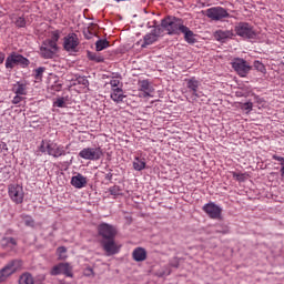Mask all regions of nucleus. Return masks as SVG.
Listing matches in <instances>:
<instances>
[{"label": "nucleus", "instance_id": "nucleus-1", "mask_svg": "<svg viewBox=\"0 0 284 284\" xmlns=\"http://www.w3.org/2000/svg\"><path fill=\"white\" fill-rule=\"evenodd\" d=\"M161 26L166 30L168 34H179L184 27L183 20L172 16L164 18Z\"/></svg>", "mask_w": 284, "mask_h": 284}, {"label": "nucleus", "instance_id": "nucleus-2", "mask_svg": "<svg viewBox=\"0 0 284 284\" xmlns=\"http://www.w3.org/2000/svg\"><path fill=\"white\" fill-rule=\"evenodd\" d=\"M205 17L211 19V21H221L222 19H227L230 13L223 7H213L204 11Z\"/></svg>", "mask_w": 284, "mask_h": 284}, {"label": "nucleus", "instance_id": "nucleus-3", "mask_svg": "<svg viewBox=\"0 0 284 284\" xmlns=\"http://www.w3.org/2000/svg\"><path fill=\"white\" fill-rule=\"evenodd\" d=\"M80 159L85 161H99L103 156L101 148H85L79 153Z\"/></svg>", "mask_w": 284, "mask_h": 284}, {"label": "nucleus", "instance_id": "nucleus-4", "mask_svg": "<svg viewBox=\"0 0 284 284\" xmlns=\"http://www.w3.org/2000/svg\"><path fill=\"white\" fill-rule=\"evenodd\" d=\"M21 268V261L13 260L8 263L1 271H0V283H3L8 276H12L17 270Z\"/></svg>", "mask_w": 284, "mask_h": 284}, {"label": "nucleus", "instance_id": "nucleus-5", "mask_svg": "<svg viewBox=\"0 0 284 284\" xmlns=\"http://www.w3.org/2000/svg\"><path fill=\"white\" fill-rule=\"evenodd\" d=\"M21 268V261L13 260L8 263L1 271H0V283H3L8 276H12L17 270Z\"/></svg>", "mask_w": 284, "mask_h": 284}, {"label": "nucleus", "instance_id": "nucleus-6", "mask_svg": "<svg viewBox=\"0 0 284 284\" xmlns=\"http://www.w3.org/2000/svg\"><path fill=\"white\" fill-rule=\"evenodd\" d=\"M58 51L59 47L57 44L43 41L40 47V57L42 59H54Z\"/></svg>", "mask_w": 284, "mask_h": 284}, {"label": "nucleus", "instance_id": "nucleus-7", "mask_svg": "<svg viewBox=\"0 0 284 284\" xmlns=\"http://www.w3.org/2000/svg\"><path fill=\"white\" fill-rule=\"evenodd\" d=\"M235 32L239 37H243L244 39H254L256 37L254 29L247 22H240L235 27Z\"/></svg>", "mask_w": 284, "mask_h": 284}, {"label": "nucleus", "instance_id": "nucleus-8", "mask_svg": "<svg viewBox=\"0 0 284 284\" xmlns=\"http://www.w3.org/2000/svg\"><path fill=\"white\" fill-rule=\"evenodd\" d=\"M63 48L67 52H77V48H79V37L75 33H70L64 37Z\"/></svg>", "mask_w": 284, "mask_h": 284}, {"label": "nucleus", "instance_id": "nucleus-9", "mask_svg": "<svg viewBox=\"0 0 284 284\" xmlns=\"http://www.w3.org/2000/svg\"><path fill=\"white\" fill-rule=\"evenodd\" d=\"M232 65L240 77H247V73L252 70L250 63L244 59H235Z\"/></svg>", "mask_w": 284, "mask_h": 284}, {"label": "nucleus", "instance_id": "nucleus-10", "mask_svg": "<svg viewBox=\"0 0 284 284\" xmlns=\"http://www.w3.org/2000/svg\"><path fill=\"white\" fill-rule=\"evenodd\" d=\"M98 232L104 241H108L110 239H114L116 236V229L114 226L108 224V223H102L98 226Z\"/></svg>", "mask_w": 284, "mask_h": 284}, {"label": "nucleus", "instance_id": "nucleus-11", "mask_svg": "<svg viewBox=\"0 0 284 284\" xmlns=\"http://www.w3.org/2000/svg\"><path fill=\"white\" fill-rule=\"evenodd\" d=\"M203 210L210 219L221 220V214L223 213V209L216 205L214 202H210L203 206Z\"/></svg>", "mask_w": 284, "mask_h": 284}, {"label": "nucleus", "instance_id": "nucleus-12", "mask_svg": "<svg viewBox=\"0 0 284 284\" xmlns=\"http://www.w3.org/2000/svg\"><path fill=\"white\" fill-rule=\"evenodd\" d=\"M9 196L13 203H23V186L14 184L9 185Z\"/></svg>", "mask_w": 284, "mask_h": 284}, {"label": "nucleus", "instance_id": "nucleus-13", "mask_svg": "<svg viewBox=\"0 0 284 284\" xmlns=\"http://www.w3.org/2000/svg\"><path fill=\"white\" fill-rule=\"evenodd\" d=\"M59 274H64V276L72 277V268L68 263H60L51 270L52 276H59Z\"/></svg>", "mask_w": 284, "mask_h": 284}, {"label": "nucleus", "instance_id": "nucleus-14", "mask_svg": "<svg viewBox=\"0 0 284 284\" xmlns=\"http://www.w3.org/2000/svg\"><path fill=\"white\" fill-rule=\"evenodd\" d=\"M102 247L104 252H106V256H114V254H119V245H116L114 239L102 241Z\"/></svg>", "mask_w": 284, "mask_h": 284}, {"label": "nucleus", "instance_id": "nucleus-15", "mask_svg": "<svg viewBox=\"0 0 284 284\" xmlns=\"http://www.w3.org/2000/svg\"><path fill=\"white\" fill-rule=\"evenodd\" d=\"M47 152L49 156H54V159H59V156L65 154L63 148L59 146L57 143H47Z\"/></svg>", "mask_w": 284, "mask_h": 284}, {"label": "nucleus", "instance_id": "nucleus-16", "mask_svg": "<svg viewBox=\"0 0 284 284\" xmlns=\"http://www.w3.org/2000/svg\"><path fill=\"white\" fill-rule=\"evenodd\" d=\"M71 185L77 190H81L88 185V178L83 176L81 173H78L77 175L72 176Z\"/></svg>", "mask_w": 284, "mask_h": 284}, {"label": "nucleus", "instance_id": "nucleus-17", "mask_svg": "<svg viewBox=\"0 0 284 284\" xmlns=\"http://www.w3.org/2000/svg\"><path fill=\"white\" fill-rule=\"evenodd\" d=\"M10 61H16L17 65H22L23 68L30 65V60L18 53H11L8 57V65H10Z\"/></svg>", "mask_w": 284, "mask_h": 284}, {"label": "nucleus", "instance_id": "nucleus-18", "mask_svg": "<svg viewBox=\"0 0 284 284\" xmlns=\"http://www.w3.org/2000/svg\"><path fill=\"white\" fill-rule=\"evenodd\" d=\"M132 258L136 263H142V261H145L148 258V251L143 247H136L132 252Z\"/></svg>", "mask_w": 284, "mask_h": 284}, {"label": "nucleus", "instance_id": "nucleus-19", "mask_svg": "<svg viewBox=\"0 0 284 284\" xmlns=\"http://www.w3.org/2000/svg\"><path fill=\"white\" fill-rule=\"evenodd\" d=\"M187 84L186 87L189 88V90H191V92H193V97L199 98V88L201 87V82L199 80H196L195 78H191L189 80H186Z\"/></svg>", "mask_w": 284, "mask_h": 284}, {"label": "nucleus", "instance_id": "nucleus-20", "mask_svg": "<svg viewBox=\"0 0 284 284\" xmlns=\"http://www.w3.org/2000/svg\"><path fill=\"white\" fill-rule=\"evenodd\" d=\"M140 88L142 97H152V92H154V88H152V84L148 80H143L140 82Z\"/></svg>", "mask_w": 284, "mask_h": 284}, {"label": "nucleus", "instance_id": "nucleus-21", "mask_svg": "<svg viewBox=\"0 0 284 284\" xmlns=\"http://www.w3.org/2000/svg\"><path fill=\"white\" fill-rule=\"evenodd\" d=\"M182 34H184V39L186 41V43H196V39L194 38V32L192 30H190V28L187 27H182L181 31Z\"/></svg>", "mask_w": 284, "mask_h": 284}, {"label": "nucleus", "instance_id": "nucleus-22", "mask_svg": "<svg viewBox=\"0 0 284 284\" xmlns=\"http://www.w3.org/2000/svg\"><path fill=\"white\" fill-rule=\"evenodd\" d=\"M111 99L115 103L123 102V99H125V95L123 94V89L116 88L111 92Z\"/></svg>", "mask_w": 284, "mask_h": 284}, {"label": "nucleus", "instance_id": "nucleus-23", "mask_svg": "<svg viewBox=\"0 0 284 284\" xmlns=\"http://www.w3.org/2000/svg\"><path fill=\"white\" fill-rule=\"evenodd\" d=\"M232 37H234V33L230 30H219L215 32L216 41H225V39H232Z\"/></svg>", "mask_w": 284, "mask_h": 284}, {"label": "nucleus", "instance_id": "nucleus-24", "mask_svg": "<svg viewBox=\"0 0 284 284\" xmlns=\"http://www.w3.org/2000/svg\"><path fill=\"white\" fill-rule=\"evenodd\" d=\"M155 41H159V36H156V33H149L144 36V41L141 44V48H148V45H152Z\"/></svg>", "mask_w": 284, "mask_h": 284}, {"label": "nucleus", "instance_id": "nucleus-25", "mask_svg": "<svg viewBox=\"0 0 284 284\" xmlns=\"http://www.w3.org/2000/svg\"><path fill=\"white\" fill-rule=\"evenodd\" d=\"M1 245L2 247H17V240L14 237H3Z\"/></svg>", "mask_w": 284, "mask_h": 284}, {"label": "nucleus", "instance_id": "nucleus-26", "mask_svg": "<svg viewBox=\"0 0 284 284\" xmlns=\"http://www.w3.org/2000/svg\"><path fill=\"white\" fill-rule=\"evenodd\" d=\"M19 284H34V277L30 273H24L20 276Z\"/></svg>", "mask_w": 284, "mask_h": 284}, {"label": "nucleus", "instance_id": "nucleus-27", "mask_svg": "<svg viewBox=\"0 0 284 284\" xmlns=\"http://www.w3.org/2000/svg\"><path fill=\"white\" fill-rule=\"evenodd\" d=\"M88 59L90 61H95V63H103L104 59L99 53L88 51Z\"/></svg>", "mask_w": 284, "mask_h": 284}, {"label": "nucleus", "instance_id": "nucleus-28", "mask_svg": "<svg viewBox=\"0 0 284 284\" xmlns=\"http://www.w3.org/2000/svg\"><path fill=\"white\" fill-rule=\"evenodd\" d=\"M13 92H16L18 95H26L27 94L26 84L18 82V84L13 85Z\"/></svg>", "mask_w": 284, "mask_h": 284}, {"label": "nucleus", "instance_id": "nucleus-29", "mask_svg": "<svg viewBox=\"0 0 284 284\" xmlns=\"http://www.w3.org/2000/svg\"><path fill=\"white\" fill-rule=\"evenodd\" d=\"M133 169L136 170L138 172H141V170H145V161L135 158L133 161Z\"/></svg>", "mask_w": 284, "mask_h": 284}, {"label": "nucleus", "instance_id": "nucleus-30", "mask_svg": "<svg viewBox=\"0 0 284 284\" xmlns=\"http://www.w3.org/2000/svg\"><path fill=\"white\" fill-rule=\"evenodd\" d=\"M110 45V42L108 40H98L95 42V50L97 52H101L102 50H105Z\"/></svg>", "mask_w": 284, "mask_h": 284}, {"label": "nucleus", "instance_id": "nucleus-31", "mask_svg": "<svg viewBox=\"0 0 284 284\" xmlns=\"http://www.w3.org/2000/svg\"><path fill=\"white\" fill-rule=\"evenodd\" d=\"M57 254L60 261H65V258H68V248H65V246H60L57 248Z\"/></svg>", "mask_w": 284, "mask_h": 284}, {"label": "nucleus", "instance_id": "nucleus-32", "mask_svg": "<svg viewBox=\"0 0 284 284\" xmlns=\"http://www.w3.org/2000/svg\"><path fill=\"white\" fill-rule=\"evenodd\" d=\"M21 219H22L26 227H34L36 222H34V219H32V216H30V215H21Z\"/></svg>", "mask_w": 284, "mask_h": 284}, {"label": "nucleus", "instance_id": "nucleus-33", "mask_svg": "<svg viewBox=\"0 0 284 284\" xmlns=\"http://www.w3.org/2000/svg\"><path fill=\"white\" fill-rule=\"evenodd\" d=\"M253 68H255V70H257V72H262V74L267 73V69H265V64L262 63L261 61H255L253 64Z\"/></svg>", "mask_w": 284, "mask_h": 284}, {"label": "nucleus", "instance_id": "nucleus-34", "mask_svg": "<svg viewBox=\"0 0 284 284\" xmlns=\"http://www.w3.org/2000/svg\"><path fill=\"white\" fill-rule=\"evenodd\" d=\"M109 192L111 196H119L121 194V187L118 185L111 186Z\"/></svg>", "mask_w": 284, "mask_h": 284}, {"label": "nucleus", "instance_id": "nucleus-35", "mask_svg": "<svg viewBox=\"0 0 284 284\" xmlns=\"http://www.w3.org/2000/svg\"><path fill=\"white\" fill-rule=\"evenodd\" d=\"M45 42L49 43H53L54 45H57V41H59V33L58 32H53L51 36V39L44 40Z\"/></svg>", "mask_w": 284, "mask_h": 284}, {"label": "nucleus", "instance_id": "nucleus-36", "mask_svg": "<svg viewBox=\"0 0 284 284\" xmlns=\"http://www.w3.org/2000/svg\"><path fill=\"white\" fill-rule=\"evenodd\" d=\"M16 26L18 28H26V19L23 17H18L16 19Z\"/></svg>", "mask_w": 284, "mask_h": 284}, {"label": "nucleus", "instance_id": "nucleus-37", "mask_svg": "<svg viewBox=\"0 0 284 284\" xmlns=\"http://www.w3.org/2000/svg\"><path fill=\"white\" fill-rule=\"evenodd\" d=\"M253 106L254 104L252 102H246L241 105V109L245 110L246 112H252Z\"/></svg>", "mask_w": 284, "mask_h": 284}, {"label": "nucleus", "instance_id": "nucleus-38", "mask_svg": "<svg viewBox=\"0 0 284 284\" xmlns=\"http://www.w3.org/2000/svg\"><path fill=\"white\" fill-rule=\"evenodd\" d=\"M55 108H65V100L63 98H59L55 102H54Z\"/></svg>", "mask_w": 284, "mask_h": 284}, {"label": "nucleus", "instance_id": "nucleus-39", "mask_svg": "<svg viewBox=\"0 0 284 284\" xmlns=\"http://www.w3.org/2000/svg\"><path fill=\"white\" fill-rule=\"evenodd\" d=\"M45 281V275L41 274L36 276V278L33 280V284H41Z\"/></svg>", "mask_w": 284, "mask_h": 284}, {"label": "nucleus", "instance_id": "nucleus-40", "mask_svg": "<svg viewBox=\"0 0 284 284\" xmlns=\"http://www.w3.org/2000/svg\"><path fill=\"white\" fill-rule=\"evenodd\" d=\"M43 72H45V68L40 67L36 70V79H41V77L43 75Z\"/></svg>", "mask_w": 284, "mask_h": 284}, {"label": "nucleus", "instance_id": "nucleus-41", "mask_svg": "<svg viewBox=\"0 0 284 284\" xmlns=\"http://www.w3.org/2000/svg\"><path fill=\"white\" fill-rule=\"evenodd\" d=\"M121 83V81L113 79L110 81V85L112 88V91L116 90V88H119V84Z\"/></svg>", "mask_w": 284, "mask_h": 284}, {"label": "nucleus", "instance_id": "nucleus-42", "mask_svg": "<svg viewBox=\"0 0 284 284\" xmlns=\"http://www.w3.org/2000/svg\"><path fill=\"white\" fill-rule=\"evenodd\" d=\"M14 65H17V61L10 60V61H9V64H8V58H7V60H6V68H7L8 70H12V68H14Z\"/></svg>", "mask_w": 284, "mask_h": 284}, {"label": "nucleus", "instance_id": "nucleus-43", "mask_svg": "<svg viewBox=\"0 0 284 284\" xmlns=\"http://www.w3.org/2000/svg\"><path fill=\"white\" fill-rule=\"evenodd\" d=\"M78 82L81 83V85H84L85 88L90 85V81H88L85 78H79Z\"/></svg>", "mask_w": 284, "mask_h": 284}, {"label": "nucleus", "instance_id": "nucleus-44", "mask_svg": "<svg viewBox=\"0 0 284 284\" xmlns=\"http://www.w3.org/2000/svg\"><path fill=\"white\" fill-rule=\"evenodd\" d=\"M233 176L237 181H245V175L243 173H233Z\"/></svg>", "mask_w": 284, "mask_h": 284}, {"label": "nucleus", "instance_id": "nucleus-45", "mask_svg": "<svg viewBox=\"0 0 284 284\" xmlns=\"http://www.w3.org/2000/svg\"><path fill=\"white\" fill-rule=\"evenodd\" d=\"M48 143L50 142L42 141L40 145V152H48Z\"/></svg>", "mask_w": 284, "mask_h": 284}, {"label": "nucleus", "instance_id": "nucleus-46", "mask_svg": "<svg viewBox=\"0 0 284 284\" xmlns=\"http://www.w3.org/2000/svg\"><path fill=\"white\" fill-rule=\"evenodd\" d=\"M22 100H23V98L20 97L19 94H17V95L13 98L12 103H13L14 105H17L18 103H21Z\"/></svg>", "mask_w": 284, "mask_h": 284}, {"label": "nucleus", "instance_id": "nucleus-47", "mask_svg": "<svg viewBox=\"0 0 284 284\" xmlns=\"http://www.w3.org/2000/svg\"><path fill=\"white\" fill-rule=\"evenodd\" d=\"M273 159H274V161H280L281 168H284V158L278 156V155H273Z\"/></svg>", "mask_w": 284, "mask_h": 284}, {"label": "nucleus", "instance_id": "nucleus-48", "mask_svg": "<svg viewBox=\"0 0 284 284\" xmlns=\"http://www.w3.org/2000/svg\"><path fill=\"white\" fill-rule=\"evenodd\" d=\"M171 267H179L180 262L178 257H174L171 263H170Z\"/></svg>", "mask_w": 284, "mask_h": 284}, {"label": "nucleus", "instance_id": "nucleus-49", "mask_svg": "<svg viewBox=\"0 0 284 284\" xmlns=\"http://www.w3.org/2000/svg\"><path fill=\"white\" fill-rule=\"evenodd\" d=\"M84 274H85V276H92V274H94V271H92V268H87L84 271Z\"/></svg>", "mask_w": 284, "mask_h": 284}, {"label": "nucleus", "instance_id": "nucleus-50", "mask_svg": "<svg viewBox=\"0 0 284 284\" xmlns=\"http://www.w3.org/2000/svg\"><path fill=\"white\" fill-rule=\"evenodd\" d=\"M84 37L85 39H92V32H90V30L84 31Z\"/></svg>", "mask_w": 284, "mask_h": 284}, {"label": "nucleus", "instance_id": "nucleus-51", "mask_svg": "<svg viewBox=\"0 0 284 284\" xmlns=\"http://www.w3.org/2000/svg\"><path fill=\"white\" fill-rule=\"evenodd\" d=\"M6 61V53H0V63H3Z\"/></svg>", "mask_w": 284, "mask_h": 284}, {"label": "nucleus", "instance_id": "nucleus-52", "mask_svg": "<svg viewBox=\"0 0 284 284\" xmlns=\"http://www.w3.org/2000/svg\"><path fill=\"white\" fill-rule=\"evenodd\" d=\"M105 179H106L108 181H112V173H108V174L105 175Z\"/></svg>", "mask_w": 284, "mask_h": 284}, {"label": "nucleus", "instance_id": "nucleus-53", "mask_svg": "<svg viewBox=\"0 0 284 284\" xmlns=\"http://www.w3.org/2000/svg\"><path fill=\"white\" fill-rule=\"evenodd\" d=\"M223 234H227V231H223Z\"/></svg>", "mask_w": 284, "mask_h": 284}]
</instances>
